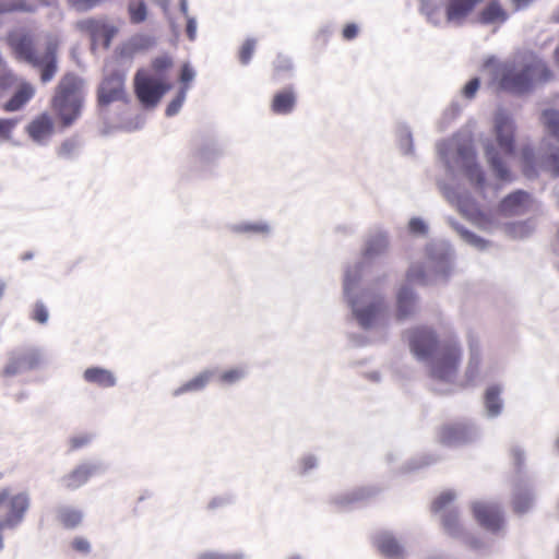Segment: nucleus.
Instances as JSON below:
<instances>
[{
	"mask_svg": "<svg viewBox=\"0 0 559 559\" xmlns=\"http://www.w3.org/2000/svg\"><path fill=\"white\" fill-rule=\"evenodd\" d=\"M406 337L411 353L427 365L433 381L447 385L454 383L462 358L456 338L439 342L436 332L428 326L409 329Z\"/></svg>",
	"mask_w": 559,
	"mask_h": 559,
	"instance_id": "f257e3e1",
	"label": "nucleus"
},
{
	"mask_svg": "<svg viewBox=\"0 0 559 559\" xmlns=\"http://www.w3.org/2000/svg\"><path fill=\"white\" fill-rule=\"evenodd\" d=\"M362 261L349 264L344 273L343 296L352 317L365 331L381 330L388 313L384 296L377 289L361 287Z\"/></svg>",
	"mask_w": 559,
	"mask_h": 559,
	"instance_id": "f03ea898",
	"label": "nucleus"
},
{
	"mask_svg": "<svg viewBox=\"0 0 559 559\" xmlns=\"http://www.w3.org/2000/svg\"><path fill=\"white\" fill-rule=\"evenodd\" d=\"M438 156L450 176L462 175L478 189L485 185V174L477 163L472 141L467 136L455 135L440 142Z\"/></svg>",
	"mask_w": 559,
	"mask_h": 559,
	"instance_id": "7ed1b4c3",
	"label": "nucleus"
},
{
	"mask_svg": "<svg viewBox=\"0 0 559 559\" xmlns=\"http://www.w3.org/2000/svg\"><path fill=\"white\" fill-rule=\"evenodd\" d=\"M455 252L445 240H433L426 247L425 261L413 264L407 271V281L421 285L447 282L454 269Z\"/></svg>",
	"mask_w": 559,
	"mask_h": 559,
	"instance_id": "20e7f679",
	"label": "nucleus"
},
{
	"mask_svg": "<svg viewBox=\"0 0 559 559\" xmlns=\"http://www.w3.org/2000/svg\"><path fill=\"white\" fill-rule=\"evenodd\" d=\"M515 132L516 124L513 116L504 109H498L493 116L492 133L500 151L489 140L484 143V148L491 170L498 179L503 181L510 180V171L500 152L504 155H512L514 153Z\"/></svg>",
	"mask_w": 559,
	"mask_h": 559,
	"instance_id": "39448f33",
	"label": "nucleus"
},
{
	"mask_svg": "<svg viewBox=\"0 0 559 559\" xmlns=\"http://www.w3.org/2000/svg\"><path fill=\"white\" fill-rule=\"evenodd\" d=\"M84 83L74 73L64 74L58 82L50 99V108L63 129L70 128L82 114Z\"/></svg>",
	"mask_w": 559,
	"mask_h": 559,
	"instance_id": "423d86ee",
	"label": "nucleus"
},
{
	"mask_svg": "<svg viewBox=\"0 0 559 559\" xmlns=\"http://www.w3.org/2000/svg\"><path fill=\"white\" fill-rule=\"evenodd\" d=\"M9 45L16 59L37 69L43 84H47L58 72L57 44L48 41L43 50H39L31 35H10Z\"/></svg>",
	"mask_w": 559,
	"mask_h": 559,
	"instance_id": "0eeeda50",
	"label": "nucleus"
},
{
	"mask_svg": "<svg viewBox=\"0 0 559 559\" xmlns=\"http://www.w3.org/2000/svg\"><path fill=\"white\" fill-rule=\"evenodd\" d=\"M455 497L456 495L454 491H445L433 502V511L442 512L443 530L451 537L461 540L471 550L481 554L487 551L490 547L489 543L478 536L469 534L461 524L457 511L449 508Z\"/></svg>",
	"mask_w": 559,
	"mask_h": 559,
	"instance_id": "6e6552de",
	"label": "nucleus"
},
{
	"mask_svg": "<svg viewBox=\"0 0 559 559\" xmlns=\"http://www.w3.org/2000/svg\"><path fill=\"white\" fill-rule=\"evenodd\" d=\"M173 66L168 56H160L153 60L152 67L157 79L147 75L143 70L136 72L134 78L135 94L141 104L147 108L155 107L160 98L171 88L170 84L162 82L163 74Z\"/></svg>",
	"mask_w": 559,
	"mask_h": 559,
	"instance_id": "1a4fd4ad",
	"label": "nucleus"
},
{
	"mask_svg": "<svg viewBox=\"0 0 559 559\" xmlns=\"http://www.w3.org/2000/svg\"><path fill=\"white\" fill-rule=\"evenodd\" d=\"M443 194L463 217L479 229L491 231L499 226V222L493 213L481 210L469 192L444 186Z\"/></svg>",
	"mask_w": 559,
	"mask_h": 559,
	"instance_id": "9d476101",
	"label": "nucleus"
},
{
	"mask_svg": "<svg viewBox=\"0 0 559 559\" xmlns=\"http://www.w3.org/2000/svg\"><path fill=\"white\" fill-rule=\"evenodd\" d=\"M223 156V145L215 136L200 134L192 139L189 154L190 164L192 170L201 177L212 175L215 166Z\"/></svg>",
	"mask_w": 559,
	"mask_h": 559,
	"instance_id": "9b49d317",
	"label": "nucleus"
},
{
	"mask_svg": "<svg viewBox=\"0 0 559 559\" xmlns=\"http://www.w3.org/2000/svg\"><path fill=\"white\" fill-rule=\"evenodd\" d=\"M31 506L27 492L12 495L9 488L0 490V551L3 549V530H15L25 518Z\"/></svg>",
	"mask_w": 559,
	"mask_h": 559,
	"instance_id": "f8f14e48",
	"label": "nucleus"
},
{
	"mask_svg": "<svg viewBox=\"0 0 559 559\" xmlns=\"http://www.w3.org/2000/svg\"><path fill=\"white\" fill-rule=\"evenodd\" d=\"M485 68L496 70V76L499 78V86L504 91L522 93L527 91L533 81L531 64H525L521 69H515L513 64L504 63L500 66L495 58H488Z\"/></svg>",
	"mask_w": 559,
	"mask_h": 559,
	"instance_id": "ddd939ff",
	"label": "nucleus"
},
{
	"mask_svg": "<svg viewBox=\"0 0 559 559\" xmlns=\"http://www.w3.org/2000/svg\"><path fill=\"white\" fill-rule=\"evenodd\" d=\"M522 158L527 177L535 176L537 168L549 171L554 176H559V146L542 144L537 152L530 146H525L522 150Z\"/></svg>",
	"mask_w": 559,
	"mask_h": 559,
	"instance_id": "4468645a",
	"label": "nucleus"
},
{
	"mask_svg": "<svg viewBox=\"0 0 559 559\" xmlns=\"http://www.w3.org/2000/svg\"><path fill=\"white\" fill-rule=\"evenodd\" d=\"M481 436L480 427L472 420H463L443 426L439 433V441L444 445H462L476 441Z\"/></svg>",
	"mask_w": 559,
	"mask_h": 559,
	"instance_id": "2eb2a0df",
	"label": "nucleus"
},
{
	"mask_svg": "<svg viewBox=\"0 0 559 559\" xmlns=\"http://www.w3.org/2000/svg\"><path fill=\"white\" fill-rule=\"evenodd\" d=\"M473 514L486 531L498 533L503 528L504 521L500 506L492 501H476L472 506Z\"/></svg>",
	"mask_w": 559,
	"mask_h": 559,
	"instance_id": "dca6fc26",
	"label": "nucleus"
},
{
	"mask_svg": "<svg viewBox=\"0 0 559 559\" xmlns=\"http://www.w3.org/2000/svg\"><path fill=\"white\" fill-rule=\"evenodd\" d=\"M39 364V354L35 348H19L9 355L8 364L2 373L7 377H13L31 369Z\"/></svg>",
	"mask_w": 559,
	"mask_h": 559,
	"instance_id": "f3484780",
	"label": "nucleus"
},
{
	"mask_svg": "<svg viewBox=\"0 0 559 559\" xmlns=\"http://www.w3.org/2000/svg\"><path fill=\"white\" fill-rule=\"evenodd\" d=\"M106 468V465L100 461L83 462L64 475L60 481L64 488L75 490L87 483L90 477L104 473Z\"/></svg>",
	"mask_w": 559,
	"mask_h": 559,
	"instance_id": "a211bd4d",
	"label": "nucleus"
},
{
	"mask_svg": "<svg viewBox=\"0 0 559 559\" xmlns=\"http://www.w3.org/2000/svg\"><path fill=\"white\" fill-rule=\"evenodd\" d=\"M124 96V76L121 73L114 72L104 78L97 91V100L100 107L123 100Z\"/></svg>",
	"mask_w": 559,
	"mask_h": 559,
	"instance_id": "6ab92c4d",
	"label": "nucleus"
},
{
	"mask_svg": "<svg viewBox=\"0 0 559 559\" xmlns=\"http://www.w3.org/2000/svg\"><path fill=\"white\" fill-rule=\"evenodd\" d=\"M467 345L469 350L468 362L465 369V380L467 383H474L486 377L481 365V344L477 334L469 332L467 334Z\"/></svg>",
	"mask_w": 559,
	"mask_h": 559,
	"instance_id": "aec40b11",
	"label": "nucleus"
},
{
	"mask_svg": "<svg viewBox=\"0 0 559 559\" xmlns=\"http://www.w3.org/2000/svg\"><path fill=\"white\" fill-rule=\"evenodd\" d=\"M419 310L418 296L408 284L400 287L396 294V319L404 321L414 317Z\"/></svg>",
	"mask_w": 559,
	"mask_h": 559,
	"instance_id": "412c9836",
	"label": "nucleus"
},
{
	"mask_svg": "<svg viewBox=\"0 0 559 559\" xmlns=\"http://www.w3.org/2000/svg\"><path fill=\"white\" fill-rule=\"evenodd\" d=\"M483 1L484 0H447L445 22L455 26L463 25L476 5Z\"/></svg>",
	"mask_w": 559,
	"mask_h": 559,
	"instance_id": "4be33fe9",
	"label": "nucleus"
},
{
	"mask_svg": "<svg viewBox=\"0 0 559 559\" xmlns=\"http://www.w3.org/2000/svg\"><path fill=\"white\" fill-rule=\"evenodd\" d=\"M55 122L52 117L46 112L36 117L27 126V132L31 139L37 144L45 145L53 134Z\"/></svg>",
	"mask_w": 559,
	"mask_h": 559,
	"instance_id": "5701e85b",
	"label": "nucleus"
},
{
	"mask_svg": "<svg viewBox=\"0 0 559 559\" xmlns=\"http://www.w3.org/2000/svg\"><path fill=\"white\" fill-rule=\"evenodd\" d=\"M228 231L235 235H246L249 237H269L273 227L267 221H241L227 225Z\"/></svg>",
	"mask_w": 559,
	"mask_h": 559,
	"instance_id": "b1692460",
	"label": "nucleus"
},
{
	"mask_svg": "<svg viewBox=\"0 0 559 559\" xmlns=\"http://www.w3.org/2000/svg\"><path fill=\"white\" fill-rule=\"evenodd\" d=\"M389 248L388 233L382 229H372L369 231L364 248V255L373 259L382 255Z\"/></svg>",
	"mask_w": 559,
	"mask_h": 559,
	"instance_id": "393cba45",
	"label": "nucleus"
},
{
	"mask_svg": "<svg viewBox=\"0 0 559 559\" xmlns=\"http://www.w3.org/2000/svg\"><path fill=\"white\" fill-rule=\"evenodd\" d=\"M502 388L500 385H490L486 389L484 394V416L488 419L499 417L504 408V403L501 397Z\"/></svg>",
	"mask_w": 559,
	"mask_h": 559,
	"instance_id": "a878e982",
	"label": "nucleus"
},
{
	"mask_svg": "<svg viewBox=\"0 0 559 559\" xmlns=\"http://www.w3.org/2000/svg\"><path fill=\"white\" fill-rule=\"evenodd\" d=\"M215 376L214 369H204L189 381L182 383L171 393L174 397L181 396L187 393H197L203 391Z\"/></svg>",
	"mask_w": 559,
	"mask_h": 559,
	"instance_id": "bb28decb",
	"label": "nucleus"
},
{
	"mask_svg": "<svg viewBox=\"0 0 559 559\" xmlns=\"http://www.w3.org/2000/svg\"><path fill=\"white\" fill-rule=\"evenodd\" d=\"M447 224L457 234V236L467 245L473 248L485 251L489 248L490 242L475 233L468 230L465 226L459 223L454 217L448 216L445 218Z\"/></svg>",
	"mask_w": 559,
	"mask_h": 559,
	"instance_id": "cd10ccee",
	"label": "nucleus"
},
{
	"mask_svg": "<svg viewBox=\"0 0 559 559\" xmlns=\"http://www.w3.org/2000/svg\"><path fill=\"white\" fill-rule=\"evenodd\" d=\"M447 224L457 234V236L467 245L473 248L485 251L489 248L490 242L475 233L468 230L465 226L459 223L454 217L448 216L445 218Z\"/></svg>",
	"mask_w": 559,
	"mask_h": 559,
	"instance_id": "c85d7f7f",
	"label": "nucleus"
},
{
	"mask_svg": "<svg viewBox=\"0 0 559 559\" xmlns=\"http://www.w3.org/2000/svg\"><path fill=\"white\" fill-rule=\"evenodd\" d=\"M374 543L379 551L390 559H402L404 556V548L397 539L389 532L379 533Z\"/></svg>",
	"mask_w": 559,
	"mask_h": 559,
	"instance_id": "c756f323",
	"label": "nucleus"
},
{
	"mask_svg": "<svg viewBox=\"0 0 559 559\" xmlns=\"http://www.w3.org/2000/svg\"><path fill=\"white\" fill-rule=\"evenodd\" d=\"M530 200V194L525 191L518 190L506 197L499 206V211L506 215H520L524 212Z\"/></svg>",
	"mask_w": 559,
	"mask_h": 559,
	"instance_id": "7c9ffc66",
	"label": "nucleus"
},
{
	"mask_svg": "<svg viewBox=\"0 0 559 559\" xmlns=\"http://www.w3.org/2000/svg\"><path fill=\"white\" fill-rule=\"evenodd\" d=\"M374 495L370 488H356L349 491L341 492L332 498V502L341 509L352 508Z\"/></svg>",
	"mask_w": 559,
	"mask_h": 559,
	"instance_id": "2f4dec72",
	"label": "nucleus"
},
{
	"mask_svg": "<svg viewBox=\"0 0 559 559\" xmlns=\"http://www.w3.org/2000/svg\"><path fill=\"white\" fill-rule=\"evenodd\" d=\"M83 378L86 382L100 388H112L117 383L116 376L110 370L102 367L87 368L83 373Z\"/></svg>",
	"mask_w": 559,
	"mask_h": 559,
	"instance_id": "473e14b6",
	"label": "nucleus"
},
{
	"mask_svg": "<svg viewBox=\"0 0 559 559\" xmlns=\"http://www.w3.org/2000/svg\"><path fill=\"white\" fill-rule=\"evenodd\" d=\"M35 90L29 83H22L14 95L3 105L5 111L21 109L33 96Z\"/></svg>",
	"mask_w": 559,
	"mask_h": 559,
	"instance_id": "72a5a7b5",
	"label": "nucleus"
},
{
	"mask_svg": "<svg viewBox=\"0 0 559 559\" xmlns=\"http://www.w3.org/2000/svg\"><path fill=\"white\" fill-rule=\"evenodd\" d=\"M534 502V493L530 487L518 484L514 489L513 508L516 513L527 512Z\"/></svg>",
	"mask_w": 559,
	"mask_h": 559,
	"instance_id": "f704fd0d",
	"label": "nucleus"
},
{
	"mask_svg": "<svg viewBox=\"0 0 559 559\" xmlns=\"http://www.w3.org/2000/svg\"><path fill=\"white\" fill-rule=\"evenodd\" d=\"M56 512L58 521L66 528H75L83 521V512L72 506H59Z\"/></svg>",
	"mask_w": 559,
	"mask_h": 559,
	"instance_id": "c9c22d12",
	"label": "nucleus"
},
{
	"mask_svg": "<svg viewBox=\"0 0 559 559\" xmlns=\"http://www.w3.org/2000/svg\"><path fill=\"white\" fill-rule=\"evenodd\" d=\"M295 103L294 92L292 90H284L274 95L272 110L278 115H287L293 111Z\"/></svg>",
	"mask_w": 559,
	"mask_h": 559,
	"instance_id": "e433bc0d",
	"label": "nucleus"
},
{
	"mask_svg": "<svg viewBox=\"0 0 559 559\" xmlns=\"http://www.w3.org/2000/svg\"><path fill=\"white\" fill-rule=\"evenodd\" d=\"M507 13L498 1L492 0L480 12L479 22L481 24H501L507 20Z\"/></svg>",
	"mask_w": 559,
	"mask_h": 559,
	"instance_id": "4c0bfd02",
	"label": "nucleus"
},
{
	"mask_svg": "<svg viewBox=\"0 0 559 559\" xmlns=\"http://www.w3.org/2000/svg\"><path fill=\"white\" fill-rule=\"evenodd\" d=\"M249 374V368L246 365H238L230 369L224 370L218 376V382L223 385L231 386L235 385L242 380H245Z\"/></svg>",
	"mask_w": 559,
	"mask_h": 559,
	"instance_id": "58836bf2",
	"label": "nucleus"
},
{
	"mask_svg": "<svg viewBox=\"0 0 559 559\" xmlns=\"http://www.w3.org/2000/svg\"><path fill=\"white\" fill-rule=\"evenodd\" d=\"M420 12L426 16L427 22L433 26H440L443 22V12L432 0H421Z\"/></svg>",
	"mask_w": 559,
	"mask_h": 559,
	"instance_id": "ea45409f",
	"label": "nucleus"
},
{
	"mask_svg": "<svg viewBox=\"0 0 559 559\" xmlns=\"http://www.w3.org/2000/svg\"><path fill=\"white\" fill-rule=\"evenodd\" d=\"M540 119L548 133L559 142V109L543 110Z\"/></svg>",
	"mask_w": 559,
	"mask_h": 559,
	"instance_id": "a19ab883",
	"label": "nucleus"
},
{
	"mask_svg": "<svg viewBox=\"0 0 559 559\" xmlns=\"http://www.w3.org/2000/svg\"><path fill=\"white\" fill-rule=\"evenodd\" d=\"M81 142L78 136L64 140L57 148V156L61 159L70 160L79 155Z\"/></svg>",
	"mask_w": 559,
	"mask_h": 559,
	"instance_id": "79ce46f5",
	"label": "nucleus"
},
{
	"mask_svg": "<svg viewBox=\"0 0 559 559\" xmlns=\"http://www.w3.org/2000/svg\"><path fill=\"white\" fill-rule=\"evenodd\" d=\"M128 12L133 24H140L147 17V8L144 0H129Z\"/></svg>",
	"mask_w": 559,
	"mask_h": 559,
	"instance_id": "37998d69",
	"label": "nucleus"
},
{
	"mask_svg": "<svg viewBox=\"0 0 559 559\" xmlns=\"http://www.w3.org/2000/svg\"><path fill=\"white\" fill-rule=\"evenodd\" d=\"M105 24L106 23L103 20L85 19L79 21L76 23V27L82 32L88 33L93 41H96L98 39V34L102 33Z\"/></svg>",
	"mask_w": 559,
	"mask_h": 559,
	"instance_id": "c03bdc74",
	"label": "nucleus"
},
{
	"mask_svg": "<svg viewBox=\"0 0 559 559\" xmlns=\"http://www.w3.org/2000/svg\"><path fill=\"white\" fill-rule=\"evenodd\" d=\"M17 78L15 74L8 68L7 62L3 60V63L0 66V98L5 95V93L15 85Z\"/></svg>",
	"mask_w": 559,
	"mask_h": 559,
	"instance_id": "a18cd8bd",
	"label": "nucleus"
},
{
	"mask_svg": "<svg viewBox=\"0 0 559 559\" xmlns=\"http://www.w3.org/2000/svg\"><path fill=\"white\" fill-rule=\"evenodd\" d=\"M437 461L432 455H421L417 459H413L405 464L397 467L400 472L408 473L420 469L425 466L431 465Z\"/></svg>",
	"mask_w": 559,
	"mask_h": 559,
	"instance_id": "49530a36",
	"label": "nucleus"
},
{
	"mask_svg": "<svg viewBox=\"0 0 559 559\" xmlns=\"http://www.w3.org/2000/svg\"><path fill=\"white\" fill-rule=\"evenodd\" d=\"M188 91V85H182L179 88L176 97L168 104L166 108L165 114L167 117H174L180 111L183 103L186 102Z\"/></svg>",
	"mask_w": 559,
	"mask_h": 559,
	"instance_id": "de8ad7c7",
	"label": "nucleus"
},
{
	"mask_svg": "<svg viewBox=\"0 0 559 559\" xmlns=\"http://www.w3.org/2000/svg\"><path fill=\"white\" fill-rule=\"evenodd\" d=\"M399 143L400 147L403 151L404 154H413L414 153V145H413V135L412 131L407 126H400L399 131Z\"/></svg>",
	"mask_w": 559,
	"mask_h": 559,
	"instance_id": "09e8293b",
	"label": "nucleus"
},
{
	"mask_svg": "<svg viewBox=\"0 0 559 559\" xmlns=\"http://www.w3.org/2000/svg\"><path fill=\"white\" fill-rule=\"evenodd\" d=\"M247 555L242 551L218 552L204 551L198 555L197 559H247Z\"/></svg>",
	"mask_w": 559,
	"mask_h": 559,
	"instance_id": "8fccbe9b",
	"label": "nucleus"
},
{
	"mask_svg": "<svg viewBox=\"0 0 559 559\" xmlns=\"http://www.w3.org/2000/svg\"><path fill=\"white\" fill-rule=\"evenodd\" d=\"M318 459L312 454L304 455L297 465V471L299 475H308L311 471L317 468Z\"/></svg>",
	"mask_w": 559,
	"mask_h": 559,
	"instance_id": "3c124183",
	"label": "nucleus"
},
{
	"mask_svg": "<svg viewBox=\"0 0 559 559\" xmlns=\"http://www.w3.org/2000/svg\"><path fill=\"white\" fill-rule=\"evenodd\" d=\"M428 229V224L420 217H412L408 222V231L415 236H425Z\"/></svg>",
	"mask_w": 559,
	"mask_h": 559,
	"instance_id": "603ef678",
	"label": "nucleus"
},
{
	"mask_svg": "<svg viewBox=\"0 0 559 559\" xmlns=\"http://www.w3.org/2000/svg\"><path fill=\"white\" fill-rule=\"evenodd\" d=\"M155 39L150 35H138L130 40V46L135 50H144L154 46Z\"/></svg>",
	"mask_w": 559,
	"mask_h": 559,
	"instance_id": "864d4df0",
	"label": "nucleus"
},
{
	"mask_svg": "<svg viewBox=\"0 0 559 559\" xmlns=\"http://www.w3.org/2000/svg\"><path fill=\"white\" fill-rule=\"evenodd\" d=\"M480 86L479 78L471 79L462 88V96L468 100L473 99Z\"/></svg>",
	"mask_w": 559,
	"mask_h": 559,
	"instance_id": "5fc2aeb1",
	"label": "nucleus"
},
{
	"mask_svg": "<svg viewBox=\"0 0 559 559\" xmlns=\"http://www.w3.org/2000/svg\"><path fill=\"white\" fill-rule=\"evenodd\" d=\"M255 48V40L254 39H247L245 44L241 47L240 50V61L242 64H247L254 51Z\"/></svg>",
	"mask_w": 559,
	"mask_h": 559,
	"instance_id": "6e6d98bb",
	"label": "nucleus"
},
{
	"mask_svg": "<svg viewBox=\"0 0 559 559\" xmlns=\"http://www.w3.org/2000/svg\"><path fill=\"white\" fill-rule=\"evenodd\" d=\"M49 318L48 310L41 301H37L34 307L33 319L40 324L47 323Z\"/></svg>",
	"mask_w": 559,
	"mask_h": 559,
	"instance_id": "4d7b16f0",
	"label": "nucleus"
},
{
	"mask_svg": "<svg viewBox=\"0 0 559 559\" xmlns=\"http://www.w3.org/2000/svg\"><path fill=\"white\" fill-rule=\"evenodd\" d=\"M17 124V119H0V138L9 139L12 130Z\"/></svg>",
	"mask_w": 559,
	"mask_h": 559,
	"instance_id": "13d9d810",
	"label": "nucleus"
},
{
	"mask_svg": "<svg viewBox=\"0 0 559 559\" xmlns=\"http://www.w3.org/2000/svg\"><path fill=\"white\" fill-rule=\"evenodd\" d=\"M70 5L76 11L83 12L96 7L100 0H68Z\"/></svg>",
	"mask_w": 559,
	"mask_h": 559,
	"instance_id": "bf43d9fd",
	"label": "nucleus"
},
{
	"mask_svg": "<svg viewBox=\"0 0 559 559\" xmlns=\"http://www.w3.org/2000/svg\"><path fill=\"white\" fill-rule=\"evenodd\" d=\"M12 11L29 12V11H33V8L28 4H26L24 1H16L10 5L0 4V13L12 12Z\"/></svg>",
	"mask_w": 559,
	"mask_h": 559,
	"instance_id": "052dcab7",
	"label": "nucleus"
},
{
	"mask_svg": "<svg viewBox=\"0 0 559 559\" xmlns=\"http://www.w3.org/2000/svg\"><path fill=\"white\" fill-rule=\"evenodd\" d=\"M117 29L116 27L108 25L107 23L104 25V29H102V33L98 34V39H102L104 43V46L106 48L109 47L112 37L116 35Z\"/></svg>",
	"mask_w": 559,
	"mask_h": 559,
	"instance_id": "680f3d73",
	"label": "nucleus"
},
{
	"mask_svg": "<svg viewBox=\"0 0 559 559\" xmlns=\"http://www.w3.org/2000/svg\"><path fill=\"white\" fill-rule=\"evenodd\" d=\"M72 547L74 550L81 554H88L91 551V544L90 542L84 537H75L72 542Z\"/></svg>",
	"mask_w": 559,
	"mask_h": 559,
	"instance_id": "e2e57ef3",
	"label": "nucleus"
},
{
	"mask_svg": "<svg viewBox=\"0 0 559 559\" xmlns=\"http://www.w3.org/2000/svg\"><path fill=\"white\" fill-rule=\"evenodd\" d=\"M194 78H195L194 70L188 63H185L181 68V73H180L181 83H183V85H187V83L193 81Z\"/></svg>",
	"mask_w": 559,
	"mask_h": 559,
	"instance_id": "0e129e2a",
	"label": "nucleus"
},
{
	"mask_svg": "<svg viewBox=\"0 0 559 559\" xmlns=\"http://www.w3.org/2000/svg\"><path fill=\"white\" fill-rule=\"evenodd\" d=\"M233 500H234L233 496H230V495L215 497V498H213L210 501L209 508L210 509H216V508H219V507H224V506H227V504L231 503Z\"/></svg>",
	"mask_w": 559,
	"mask_h": 559,
	"instance_id": "69168bd1",
	"label": "nucleus"
},
{
	"mask_svg": "<svg viewBox=\"0 0 559 559\" xmlns=\"http://www.w3.org/2000/svg\"><path fill=\"white\" fill-rule=\"evenodd\" d=\"M275 70L277 72L280 71H286L289 72L292 70V61L289 58L278 56L275 63H274Z\"/></svg>",
	"mask_w": 559,
	"mask_h": 559,
	"instance_id": "338daca9",
	"label": "nucleus"
},
{
	"mask_svg": "<svg viewBox=\"0 0 559 559\" xmlns=\"http://www.w3.org/2000/svg\"><path fill=\"white\" fill-rule=\"evenodd\" d=\"M187 19V36L190 40H194L197 37V19L194 16H188Z\"/></svg>",
	"mask_w": 559,
	"mask_h": 559,
	"instance_id": "774afa93",
	"label": "nucleus"
}]
</instances>
